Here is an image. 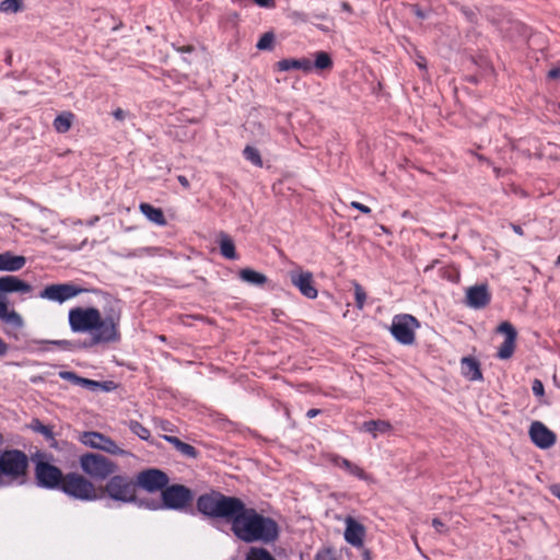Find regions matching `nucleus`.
I'll list each match as a JSON object with an SVG mask.
<instances>
[{"label":"nucleus","mask_w":560,"mask_h":560,"mask_svg":"<svg viewBox=\"0 0 560 560\" xmlns=\"http://www.w3.org/2000/svg\"><path fill=\"white\" fill-rule=\"evenodd\" d=\"M559 73H560V70L553 69V70L549 71V77L550 78H557L559 75Z\"/></svg>","instance_id":"6e6d98bb"},{"label":"nucleus","mask_w":560,"mask_h":560,"mask_svg":"<svg viewBox=\"0 0 560 560\" xmlns=\"http://www.w3.org/2000/svg\"><path fill=\"white\" fill-rule=\"evenodd\" d=\"M364 558H365L366 560H371V559H370V553H369V551H365V552H364Z\"/></svg>","instance_id":"bf43d9fd"},{"label":"nucleus","mask_w":560,"mask_h":560,"mask_svg":"<svg viewBox=\"0 0 560 560\" xmlns=\"http://www.w3.org/2000/svg\"><path fill=\"white\" fill-rule=\"evenodd\" d=\"M354 296H355V305L359 310H362L365 304L366 293L364 289L359 284L354 283Z\"/></svg>","instance_id":"4c0bfd02"},{"label":"nucleus","mask_w":560,"mask_h":560,"mask_svg":"<svg viewBox=\"0 0 560 560\" xmlns=\"http://www.w3.org/2000/svg\"><path fill=\"white\" fill-rule=\"evenodd\" d=\"M497 331L505 336V339L503 343L500 346L497 355L501 360L510 359L515 350L517 332L513 325L509 322L501 323L498 326Z\"/></svg>","instance_id":"2eb2a0df"},{"label":"nucleus","mask_w":560,"mask_h":560,"mask_svg":"<svg viewBox=\"0 0 560 560\" xmlns=\"http://www.w3.org/2000/svg\"><path fill=\"white\" fill-rule=\"evenodd\" d=\"M234 535L245 542H271L278 537L277 523L259 514L255 509L246 508L242 501V509L231 520Z\"/></svg>","instance_id":"f03ea898"},{"label":"nucleus","mask_w":560,"mask_h":560,"mask_svg":"<svg viewBox=\"0 0 560 560\" xmlns=\"http://www.w3.org/2000/svg\"><path fill=\"white\" fill-rule=\"evenodd\" d=\"M79 441L91 448L100 450L110 455L126 456L130 453L119 447L115 441L96 431H84L80 433Z\"/></svg>","instance_id":"1a4fd4ad"},{"label":"nucleus","mask_w":560,"mask_h":560,"mask_svg":"<svg viewBox=\"0 0 560 560\" xmlns=\"http://www.w3.org/2000/svg\"><path fill=\"white\" fill-rule=\"evenodd\" d=\"M129 429L131 430L132 433H135L141 440L144 441H148L151 435L150 431L138 421H130Z\"/></svg>","instance_id":"c9c22d12"},{"label":"nucleus","mask_w":560,"mask_h":560,"mask_svg":"<svg viewBox=\"0 0 560 560\" xmlns=\"http://www.w3.org/2000/svg\"><path fill=\"white\" fill-rule=\"evenodd\" d=\"M22 8L21 0H3L0 2V11L3 13H15Z\"/></svg>","instance_id":"f704fd0d"},{"label":"nucleus","mask_w":560,"mask_h":560,"mask_svg":"<svg viewBox=\"0 0 560 560\" xmlns=\"http://www.w3.org/2000/svg\"><path fill=\"white\" fill-rule=\"evenodd\" d=\"M244 158L256 166H262V160L259 151L250 145L245 147L243 151Z\"/></svg>","instance_id":"473e14b6"},{"label":"nucleus","mask_w":560,"mask_h":560,"mask_svg":"<svg viewBox=\"0 0 560 560\" xmlns=\"http://www.w3.org/2000/svg\"><path fill=\"white\" fill-rule=\"evenodd\" d=\"M276 69L278 71H290V70H301L305 73H308L313 69L312 61L307 58L301 59H281L276 63Z\"/></svg>","instance_id":"412c9836"},{"label":"nucleus","mask_w":560,"mask_h":560,"mask_svg":"<svg viewBox=\"0 0 560 560\" xmlns=\"http://www.w3.org/2000/svg\"><path fill=\"white\" fill-rule=\"evenodd\" d=\"M113 116L115 117V119L117 120H124L125 118H127L129 116V113L124 110L122 108H116L114 112H113Z\"/></svg>","instance_id":"a18cd8bd"},{"label":"nucleus","mask_w":560,"mask_h":560,"mask_svg":"<svg viewBox=\"0 0 560 560\" xmlns=\"http://www.w3.org/2000/svg\"><path fill=\"white\" fill-rule=\"evenodd\" d=\"M164 439L168 441L171 444H173L176 448L179 446V444L183 442L176 436H168L165 435Z\"/></svg>","instance_id":"de8ad7c7"},{"label":"nucleus","mask_w":560,"mask_h":560,"mask_svg":"<svg viewBox=\"0 0 560 560\" xmlns=\"http://www.w3.org/2000/svg\"><path fill=\"white\" fill-rule=\"evenodd\" d=\"M219 245L222 256H224L228 259L236 258L234 242L228 234H220Z\"/></svg>","instance_id":"cd10ccee"},{"label":"nucleus","mask_w":560,"mask_h":560,"mask_svg":"<svg viewBox=\"0 0 560 560\" xmlns=\"http://www.w3.org/2000/svg\"><path fill=\"white\" fill-rule=\"evenodd\" d=\"M0 319L15 329H21L24 326L22 316L14 310H9L4 300H0Z\"/></svg>","instance_id":"4be33fe9"},{"label":"nucleus","mask_w":560,"mask_h":560,"mask_svg":"<svg viewBox=\"0 0 560 560\" xmlns=\"http://www.w3.org/2000/svg\"><path fill=\"white\" fill-rule=\"evenodd\" d=\"M52 343H55V345H60V343H61V341H54Z\"/></svg>","instance_id":"052dcab7"},{"label":"nucleus","mask_w":560,"mask_h":560,"mask_svg":"<svg viewBox=\"0 0 560 560\" xmlns=\"http://www.w3.org/2000/svg\"><path fill=\"white\" fill-rule=\"evenodd\" d=\"M432 525L435 528V530L440 534H446L447 527L446 525L439 518H433Z\"/></svg>","instance_id":"a19ab883"},{"label":"nucleus","mask_w":560,"mask_h":560,"mask_svg":"<svg viewBox=\"0 0 560 560\" xmlns=\"http://www.w3.org/2000/svg\"><path fill=\"white\" fill-rule=\"evenodd\" d=\"M33 429L40 433L45 439L46 441L49 443V446L50 447H54V448H58V442L56 441L55 436H54V433H52V430L50 427L48 425H45L43 423H40L39 421H36V423L34 424Z\"/></svg>","instance_id":"7c9ffc66"},{"label":"nucleus","mask_w":560,"mask_h":560,"mask_svg":"<svg viewBox=\"0 0 560 560\" xmlns=\"http://www.w3.org/2000/svg\"><path fill=\"white\" fill-rule=\"evenodd\" d=\"M532 389L536 396H541L544 394V385L539 380H535L533 382Z\"/></svg>","instance_id":"79ce46f5"},{"label":"nucleus","mask_w":560,"mask_h":560,"mask_svg":"<svg viewBox=\"0 0 560 560\" xmlns=\"http://www.w3.org/2000/svg\"><path fill=\"white\" fill-rule=\"evenodd\" d=\"M104 491L115 501L130 503L136 500L137 483L128 476L112 475L105 485Z\"/></svg>","instance_id":"0eeeda50"},{"label":"nucleus","mask_w":560,"mask_h":560,"mask_svg":"<svg viewBox=\"0 0 560 560\" xmlns=\"http://www.w3.org/2000/svg\"><path fill=\"white\" fill-rule=\"evenodd\" d=\"M59 376L60 378L69 381L75 385H79L80 381L82 380L81 376L77 375L74 372L71 371H61L59 372Z\"/></svg>","instance_id":"58836bf2"},{"label":"nucleus","mask_w":560,"mask_h":560,"mask_svg":"<svg viewBox=\"0 0 560 560\" xmlns=\"http://www.w3.org/2000/svg\"><path fill=\"white\" fill-rule=\"evenodd\" d=\"M9 346L0 338V357H3L8 353Z\"/></svg>","instance_id":"09e8293b"},{"label":"nucleus","mask_w":560,"mask_h":560,"mask_svg":"<svg viewBox=\"0 0 560 560\" xmlns=\"http://www.w3.org/2000/svg\"><path fill=\"white\" fill-rule=\"evenodd\" d=\"M290 280L292 284L299 289L301 294H303L307 299L317 298V289L314 284L313 273L310 271H304L302 268L293 269L289 272Z\"/></svg>","instance_id":"4468645a"},{"label":"nucleus","mask_w":560,"mask_h":560,"mask_svg":"<svg viewBox=\"0 0 560 560\" xmlns=\"http://www.w3.org/2000/svg\"><path fill=\"white\" fill-rule=\"evenodd\" d=\"M69 326L73 332H89L92 345L112 343L120 340V315L102 316L96 307H73L68 314Z\"/></svg>","instance_id":"f257e3e1"},{"label":"nucleus","mask_w":560,"mask_h":560,"mask_svg":"<svg viewBox=\"0 0 560 560\" xmlns=\"http://www.w3.org/2000/svg\"><path fill=\"white\" fill-rule=\"evenodd\" d=\"M197 509L205 515L231 522L233 515L242 509V500L212 491L198 498Z\"/></svg>","instance_id":"7ed1b4c3"},{"label":"nucleus","mask_w":560,"mask_h":560,"mask_svg":"<svg viewBox=\"0 0 560 560\" xmlns=\"http://www.w3.org/2000/svg\"><path fill=\"white\" fill-rule=\"evenodd\" d=\"M317 70H328L332 67V60L330 56L325 51L315 52L314 66Z\"/></svg>","instance_id":"2f4dec72"},{"label":"nucleus","mask_w":560,"mask_h":560,"mask_svg":"<svg viewBox=\"0 0 560 560\" xmlns=\"http://www.w3.org/2000/svg\"><path fill=\"white\" fill-rule=\"evenodd\" d=\"M167 483V475L155 468L143 470L137 476V485L149 492L162 490Z\"/></svg>","instance_id":"ddd939ff"},{"label":"nucleus","mask_w":560,"mask_h":560,"mask_svg":"<svg viewBox=\"0 0 560 560\" xmlns=\"http://www.w3.org/2000/svg\"><path fill=\"white\" fill-rule=\"evenodd\" d=\"M420 326L418 319L409 314H398L393 317L390 334L401 345L409 346L416 340V329Z\"/></svg>","instance_id":"6e6552de"},{"label":"nucleus","mask_w":560,"mask_h":560,"mask_svg":"<svg viewBox=\"0 0 560 560\" xmlns=\"http://www.w3.org/2000/svg\"><path fill=\"white\" fill-rule=\"evenodd\" d=\"M26 264V258L22 255H14L12 252L0 253V271H19Z\"/></svg>","instance_id":"aec40b11"},{"label":"nucleus","mask_w":560,"mask_h":560,"mask_svg":"<svg viewBox=\"0 0 560 560\" xmlns=\"http://www.w3.org/2000/svg\"><path fill=\"white\" fill-rule=\"evenodd\" d=\"M73 119L74 115L71 112H63L55 118L54 128L57 132L65 133L71 128Z\"/></svg>","instance_id":"c85d7f7f"},{"label":"nucleus","mask_w":560,"mask_h":560,"mask_svg":"<svg viewBox=\"0 0 560 560\" xmlns=\"http://www.w3.org/2000/svg\"><path fill=\"white\" fill-rule=\"evenodd\" d=\"M462 374L469 381H480L482 373L477 360L465 357L460 361Z\"/></svg>","instance_id":"5701e85b"},{"label":"nucleus","mask_w":560,"mask_h":560,"mask_svg":"<svg viewBox=\"0 0 560 560\" xmlns=\"http://www.w3.org/2000/svg\"><path fill=\"white\" fill-rule=\"evenodd\" d=\"M417 66L420 68V69H423L425 70L427 69V61L423 57L419 56L417 61H416Z\"/></svg>","instance_id":"3c124183"},{"label":"nucleus","mask_w":560,"mask_h":560,"mask_svg":"<svg viewBox=\"0 0 560 560\" xmlns=\"http://www.w3.org/2000/svg\"><path fill=\"white\" fill-rule=\"evenodd\" d=\"M35 478L38 486L55 489L61 487L65 476L57 466L46 462H38L35 466Z\"/></svg>","instance_id":"9d476101"},{"label":"nucleus","mask_w":560,"mask_h":560,"mask_svg":"<svg viewBox=\"0 0 560 560\" xmlns=\"http://www.w3.org/2000/svg\"><path fill=\"white\" fill-rule=\"evenodd\" d=\"M511 226H512L513 231H514L516 234H518V235H523V234H524V232H523V230H522V228H521L520 225L511 224Z\"/></svg>","instance_id":"864d4df0"},{"label":"nucleus","mask_w":560,"mask_h":560,"mask_svg":"<svg viewBox=\"0 0 560 560\" xmlns=\"http://www.w3.org/2000/svg\"><path fill=\"white\" fill-rule=\"evenodd\" d=\"M350 206L354 209H358L359 211H361L362 213H365V214H369L371 212V208H369L368 206L363 205V203H360L358 201H352L350 203Z\"/></svg>","instance_id":"37998d69"},{"label":"nucleus","mask_w":560,"mask_h":560,"mask_svg":"<svg viewBox=\"0 0 560 560\" xmlns=\"http://www.w3.org/2000/svg\"><path fill=\"white\" fill-rule=\"evenodd\" d=\"M176 450H178L182 454L188 457H196L197 455L196 448L192 445L187 444L185 442H182Z\"/></svg>","instance_id":"ea45409f"},{"label":"nucleus","mask_w":560,"mask_h":560,"mask_svg":"<svg viewBox=\"0 0 560 560\" xmlns=\"http://www.w3.org/2000/svg\"><path fill=\"white\" fill-rule=\"evenodd\" d=\"M192 492L185 486L173 485L162 491L163 503L166 508L182 510L192 501Z\"/></svg>","instance_id":"9b49d317"},{"label":"nucleus","mask_w":560,"mask_h":560,"mask_svg":"<svg viewBox=\"0 0 560 560\" xmlns=\"http://www.w3.org/2000/svg\"><path fill=\"white\" fill-rule=\"evenodd\" d=\"M275 35L271 32L265 33L256 44L257 49L259 50H270L273 47Z\"/></svg>","instance_id":"72a5a7b5"},{"label":"nucleus","mask_w":560,"mask_h":560,"mask_svg":"<svg viewBox=\"0 0 560 560\" xmlns=\"http://www.w3.org/2000/svg\"><path fill=\"white\" fill-rule=\"evenodd\" d=\"M490 301L491 293L487 284H476L466 289L465 303L467 306L479 310L486 307Z\"/></svg>","instance_id":"f3484780"},{"label":"nucleus","mask_w":560,"mask_h":560,"mask_svg":"<svg viewBox=\"0 0 560 560\" xmlns=\"http://www.w3.org/2000/svg\"><path fill=\"white\" fill-rule=\"evenodd\" d=\"M177 179L184 188L188 189L190 187L188 179L184 175H178Z\"/></svg>","instance_id":"8fccbe9b"},{"label":"nucleus","mask_w":560,"mask_h":560,"mask_svg":"<svg viewBox=\"0 0 560 560\" xmlns=\"http://www.w3.org/2000/svg\"><path fill=\"white\" fill-rule=\"evenodd\" d=\"M240 278L244 282L255 284V285H262L267 282V277L256 270L245 268L240 271Z\"/></svg>","instance_id":"bb28decb"},{"label":"nucleus","mask_w":560,"mask_h":560,"mask_svg":"<svg viewBox=\"0 0 560 560\" xmlns=\"http://www.w3.org/2000/svg\"><path fill=\"white\" fill-rule=\"evenodd\" d=\"M334 464L360 479H366V474L363 471V469L346 458L336 456L334 458Z\"/></svg>","instance_id":"a878e982"},{"label":"nucleus","mask_w":560,"mask_h":560,"mask_svg":"<svg viewBox=\"0 0 560 560\" xmlns=\"http://www.w3.org/2000/svg\"><path fill=\"white\" fill-rule=\"evenodd\" d=\"M320 413V410L319 409H310L307 412H306V417L307 418H314L316 417L317 415Z\"/></svg>","instance_id":"603ef678"},{"label":"nucleus","mask_w":560,"mask_h":560,"mask_svg":"<svg viewBox=\"0 0 560 560\" xmlns=\"http://www.w3.org/2000/svg\"><path fill=\"white\" fill-rule=\"evenodd\" d=\"M362 429L376 438L378 433H387L390 431L392 425L389 422L384 420H372L365 421L362 424Z\"/></svg>","instance_id":"393cba45"},{"label":"nucleus","mask_w":560,"mask_h":560,"mask_svg":"<svg viewBox=\"0 0 560 560\" xmlns=\"http://www.w3.org/2000/svg\"><path fill=\"white\" fill-rule=\"evenodd\" d=\"M345 540L355 548H361L366 534L365 527L352 516H347L345 518Z\"/></svg>","instance_id":"a211bd4d"},{"label":"nucleus","mask_w":560,"mask_h":560,"mask_svg":"<svg viewBox=\"0 0 560 560\" xmlns=\"http://www.w3.org/2000/svg\"><path fill=\"white\" fill-rule=\"evenodd\" d=\"M247 560H275L273 557L262 548H253Z\"/></svg>","instance_id":"e433bc0d"},{"label":"nucleus","mask_w":560,"mask_h":560,"mask_svg":"<svg viewBox=\"0 0 560 560\" xmlns=\"http://www.w3.org/2000/svg\"><path fill=\"white\" fill-rule=\"evenodd\" d=\"M28 458L20 450H8L0 454V488L25 482Z\"/></svg>","instance_id":"20e7f679"},{"label":"nucleus","mask_w":560,"mask_h":560,"mask_svg":"<svg viewBox=\"0 0 560 560\" xmlns=\"http://www.w3.org/2000/svg\"><path fill=\"white\" fill-rule=\"evenodd\" d=\"M528 433L532 442L539 448L546 450L556 443V434L540 421H534Z\"/></svg>","instance_id":"dca6fc26"},{"label":"nucleus","mask_w":560,"mask_h":560,"mask_svg":"<svg viewBox=\"0 0 560 560\" xmlns=\"http://www.w3.org/2000/svg\"><path fill=\"white\" fill-rule=\"evenodd\" d=\"M31 291L32 285L15 276H4L0 278V292L2 293H30Z\"/></svg>","instance_id":"6ab92c4d"},{"label":"nucleus","mask_w":560,"mask_h":560,"mask_svg":"<svg viewBox=\"0 0 560 560\" xmlns=\"http://www.w3.org/2000/svg\"><path fill=\"white\" fill-rule=\"evenodd\" d=\"M551 491L556 497L560 499V485L552 487Z\"/></svg>","instance_id":"5fc2aeb1"},{"label":"nucleus","mask_w":560,"mask_h":560,"mask_svg":"<svg viewBox=\"0 0 560 560\" xmlns=\"http://www.w3.org/2000/svg\"><path fill=\"white\" fill-rule=\"evenodd\" d=\"M253 1L261 8H273L275 7L273 0H253Z\"/></svg>","instance_id":"49530a36"},{"label":"nucleus","mask_w":560,"mask_h":560,"mask_svg":"<svg viewBox=\"0 0 560 560\" xmlns=\"http://www.w3.org/2000/svg\"><path fill=\"white\" fill-rule=\"evenodd\" d=\"M415 13H416V15H417V16H419V18H421V19H423V18H424L423 12H422L420 9H418V8H416V9H415Z\"/></svg>","instance_id":"4d7b16f0"},{"label":"nucleus","mask_w":560,"mask_h":560,"mask_svg":"<svg viewBox=\"0 0 560 560\" xmlns=\"http://www.w3.org/2000/svg\"><path fill=\"white\" fill-rule=\"evenodd\" d=\"M79 386L88 388L92 392H96L100 389L104 390V392H109L114 388L113 382H97V381H93V380H89V378H84V377H82V380L80 381Z\"/></svg>","instance_id":"c756f323"},{"label":"nucleus","mask_w":560,"mask_h":560,"mask_svg":"<svg viewBox=\"0 0 560 560\" xmlns=\"http://www.w3.org/2000/svg\"><path fill=\"white\" fill-rule=\"evenodd\" d=\"M139 209L141 211V213L151 222L160 225V226H164L166 225V219L164 217V213L162 211V209L160 208H155L153 206H151L150 203H147V202H142L140 203L139 206Z\"/></svg>","instance_id":"b1692460"},{"label":"nucleus","mask_w":560,"mask_h":560,"mask_svg":"<svg viewBox=\"0 0 560 560\" xmlns=\"http://www.w3.org/2000/svg\"><path fill=\"white\" fill-rule=\"evenodd\" d=\"M79 463L82 471L95 480H105L118 469L113 460L97 453L81 455Z\"/></svg>","instance_id":"39448f33"},{"label":"nucleus","mask_w":560,"mask_h":560,"mask_svg":"<svg viewBox=\"0 0 560 560\" xmlns=\"http://www.w3.org/2000/svg\"><path fill=\"white\" fill-rule=\"evenodd\" d=\"M342 9L349 11L350 7H349V4L347 2H343L342 3Z\"/></svg>","instance_id":"13d9d810"},{"label":"nucleus","mask_w":560,"mask_h":560,"mask_svg":"<svg viewBox=\"0 0 560 560\" xmlns=\"http://www.w3.org/2000/svg\"><path fill=\"white\" fill-rule=\"evenodd\" d=\"M60 489L66 494L81 501H94L98 498L93 482L77 472L65 475Z\"/></svg>","instance_id":"423d86ee"},{"label":"nucleus","mask_w":560,"mask_h":560,"mask_svg":"<svg viewBox=\"0 0 560 560\" xmlns=\"http://www.w3.org/2000/svg\"><path fill=\"white\" fill-rule=\"evenodd\" d=\"M84 290L78 288L71 283H58L47 285L40 293L39 298L48 301L63 303L77 295Z\"/></svg>","instance_id":"f8f14e48"},{"label":"nucleus","mask_w":560,"mask_h":560,"mask_svg":"<svg viewBox=\"0 0 560 560\" xmlns=\"http://www.w3.org/2000/svg\"><path fill=\"white\" fill-rule=\"evenodd\" d=\"M290 16L294 21H300V22H306L307 21V14L304 13V12L294 11V12L291 13Z\"/></svg>","instance_id":"c03bdc74"}]
</instances>
